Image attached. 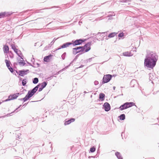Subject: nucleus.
Returning <instances> with one entry per match:
<instances>
[{
	"instance_id": "1",
	"label": "nucleus",
	"mask_w": 159,
	"mask_h": 159,
	"mask_svg": "<svg viewBox=\"0 0 159 159\" xmlns=\"http://www.w3.org/2000/svg\"><path fill=\"white\" fill-rule=\"evenodd\" d=\"M156 63V61L153 59H150V57H148L145 59L144 64L148 67L153 68Z\"/></svg>"
},
{
	"instance_id": "2",
	"label": "nucleus",
	"mask_w": 159,
	"mask_h": 159,
	"mask_svg": "<svg viewBox=\"0 0 159 159\" xmlns=\"http://www.w3.org/2000/svg\"><path fill=\"white\" fill-rule=\"evenodd\" d=\"M39 85H37L31 91H29L28 94L26 95L25 97L23 98L24 101L25 102L28 100L30 98L32 97L34 93L37 91L39 88Z\"/></svg>"
},
{
	"instance_id": "3",
	"label": "nucleus",
	"mask_w": 159,
	"mask_h": 159,
	"mask_svg": "<svg viewBox=\"0 0 159 159\" xmlns=\"http://www.w3.org/2000/svg\"><path fill=\"white\" fill-rule=\"evenodd\" d=\"M112 77V76L110 75H104L103 78L102 83H107L111 80Z\"/></svg>"
},
{
	"instance_id": "4",
	"label": "nucleus",
	"mask_w": 159,
	"mask_h": 159,
	"mask_svg": "<svg viewBox=\"0 0 159 159\" xmlns=\"http://www.w3.org/2000/svg\"><path fill=\"white\" fill-rule=\"evenodd\" d=\"M72 43L70 42H67L63 44L61 46H60V47L58 49H60L61 48H66L68 47L70 45H71Z\"/></svg>"
},
{
	"instance_id": "5",
	"label": "nucleus",
	"mask_w": 159,
	"mask_h": 159,
	"mask_svg": "<svg viewBox=\"0 0 159 159\" xmlns=\"http://www.w3.org/2000/svg\"><path fill=\"white\" fill-rule=\"evenodd\" d=\"M52 55L50 54L48 56H45L43 59L44 61L46 62H49L52 59Z\"/></svg>"
},
{
	"instance_id": "6",
	"label": "nucleus",
	"mask_w": 159,
	"mask_h": 159,
	"mask_svg": "<svg viewBox=\"0 0 159 159\" xmlns=\"http://www.w3.org/2000/svg\"><path fill=\"white\" fill-rule=\"evenodd\" d=\"M148 57H150V59H154V60H156L157 58V56L156 54L153 52H151L148 55Z\"/></svg>"
},
{
	"instance_id": "7",
	"label": "nucleus",
	"mask_w": 159,
	"mask_h": 159,
	"mask_svg": "<svg viewBox=\"0 0 159 159\" xmlns=\"http://www.w3.org/2000/svg\"><path fill=\"white\" fill-rule=\"evenodd\" d=\"M104 110L106 111H109L110 109V106L109 104L107 102L104 103L103 105Z\"/></svg>"
},
{
	"instance_id": "8",
	"label": "nucleus",
	"mask_w": 159,
	"mask_h": 159,
	"mask_svg": "<svg viewBox=\"0 0 159 159\" xmlns=\"http://www.w3.org/2000/svg\"><path fill=\"white\" fill-rule=\"evenodd\" d=\"M91 43H88L86 44L84 47V49L85 50V52H87L89 51L90 48Z\"/></svg>"
},
{
	"instance_id": "9",
	"label": "nucleus",
	"mask_w": 159,
	"mask_h": 159,
	"mask_svg": "<svg viewBox=\"0 0 159 159\" xmlns=\"http://www.w3.org/2000/svg\"><path fill=\"white\" fill-rule=\"evenodd\" d=\"M79 49H80V50L77 51L76 52V53H77L80 52L81 51L82 52H84V47H79L77 48H73V50H74L77 51V50Z\"/></svg>"
},
{
	"instance_id": "10",
	"label": "nucleus",
	"mask_w": 159,
	"mask_h": 159,
	"mask_svg": "<svg viewBox=\"0 0 159 159\" xmlns=\"http://www.w3.org/2000/svg\"><path fill=\"white\" fill-rule=\"evenodd\" d=\"M19 93H18L17 94H13L9 96V98H10V99L11 100L16 99L18 96Z\"/></svg>"
},
{
	"instance_id": "11",
	"label": "nucleus",
	"mask_w": 159,
	"mask_h": 159,
	"mask_svg": "<svg viewBox=\"0 0 159 159\" xmlns=\"http://www.w3.org/2000/svg\"><path fill=\"white\" fill-rule=\"evenodd\" d=\"M83 42L82 40L79 39L75 40L73 44L74 45H76L81 44Z\"/></svg>"
},
{
	"instance_id": "12",
	"label": "nucleus",
	"mask_w": 159,
	"mask_h": 159,
	"mask_svg": "<svg viewBox=\"0 0 159 159\" xmlns=\"http://www.w3.org/2000/svg\"><path fill=\"white\" fill-rule=\"evenodd\" d=\"M12 48L14 50V52L19 56V55L18 53L19 50L18 49L16 48V47L14 44H12L11 45Z\"/></svg>"
},
{
	"instance_id": "13",
	"label": "nucleus",
	"mask_w": 159,
	"mask_h": 159,
	"mask_svg": "<svg viewBox=\"0 0 159 159\" xmlns=\"http://www.w3.org/2000/svg\"><path fill=\"white\" fill-rule=\"evenodd\" d=\"M119 108L120 110H123L128 108L126 103H125L123 105L119 107Z\"/></svg>"
},
{
	"instance_id": "14",
	"label": "nucleus",
	"mask_w": 159,
	"mask_h": 159,
	"mask_svg": "<svg viewBox=\"0 0 159 159\" xmlns=\"http://www.w3.org/2000/svg\"><path fill=\"white\" fill-rule=\"evenodd\" d=\"M3 49L4 53H8L9 50L8 46L7 45H4L3 48Z\"/></svg>"
},
{
	"instance_id": "15",
	"label": "nucleus",
	"mask_w": 159,
	"mask_h": 159,
	"mask_svg": "<svg viewBox=\"0 0 159 159\" xmlns=\"http://www.w3.org/2000/svg\"><path fill=\"white\" fill-rule=\"evenodd\" d=\"M123 55L125 56H131L132 54L130 52H126L123 53Z\"/></svg>"
},
{
	"instance_id": "16",
	"label": "nucleus",
	"mask_w": 159,
	"mask_h": 159,
	"mask_svg": "<svg viewBox=\"0 0 159 159\" xmlns=\"http://www.w3.org/2000/svg\"><path fill=\"white\" fill-rule=\"evenodd\" d=\"M103 35L101 33H98L97 34V39H98L99 40H102L103 39Z\"/></svg>"
},
{
	"instance_id": "17",
	"label": "nucleus",
	"mask_w": 159,
	"mask_h": 159,
	"mask_svg": "<svg viewBox=\"0 0 159 159\" xmlns=\"http://www.w3.org/2000/svg\"><path fill=\"white\" fill-rule=\"evenodd\" d=\"M75 120V119L74 118H72L70 120H68L65 122V125H68L72 122H74Z\"/></svg>"
},
{
	"instance_id": "18",
	"label": "nucleus",
	"mask_w": 159,
	"mask_h": 159,
	"mask_svg": "<svg viewBox=\"0 0 159 159\" xmlns=\"http://www.w3.org/2000/svg\"><path fill=\"white\" fill-rule=\"evenodd\" d=\"M128 108L134 105V103L133 102H126Z\"/></svg>"
},
{
	"instance_id": "19",
	"label": "nucleus",
	"mask_w": 159,
	"mask_h": 159,
	"mask_svg": "<svg viewBox=\"0 0 159 159\" xmlns=\"http://www.w3.org/2000/svg\"><path fill=\"white\" fill-rule=\"evenodd\" d=\"M47 85V83L46 82H44L39 84V85H39V86H40L43 89L46 87Z\"/></svg>"
},
{
	"instance_id": "20",
	"label": "nucleus",
	"mask_w": 159,
	"mask_h": 159,
	"mask_svg": "<svg viewBox=\"0 0 159 159\" xmlns=\"http://www.w3.org/2000/svg\"><path fill=\"white\" fill-rule=\"evenodd\" d=\"M105 96V95L104 94L101 93L99 94V98L101 99V101H103L104 100V98Z\"/></svg>"
},
{
	"instance_id": "21",
	"label": "nucleus",
	"mask_w": 159,
	"mask_h": 159,
	"mask_svg": "<svg viewBox=\"0 0 159 159\" xmlns=\"http://www.w3.org/2000/svg\"><path fill=\"white\" fill-rule=\"evenodd\" d=\"M116 156L119 159H122V157L121 156L120 152H117L115 154Z\"/></svg>"
},
{
	"instance_id": "22",
	"label": "nucleus",
	"mask_w": 159,
	"mask_h": 159,
	"mask_svg": "<svg viewBox=\"0 0 159 159\" xmlns=\"http://www.w3.org/2000/svg\"><path fill=\"white\" fill-rule=\"evenodd\" d=\"M116 34L115 32L112 33L109 35L108 37L110 38H112L114 37L116 35Z\"/></svg>"
},
{
	"instance_id": "23",
	"label": "nucleus",
	"mask_w": 159,
	"mask_h": 159,
	"mask_svg": "<svg viewBox=\"0 0 159 159\" xmlns=\"http://www.w3.org/2000/svg\"><path fill=\"white\" fill-rule=\"evenodd\" d=\"M119 118L120 120H123L125 119V114H121Z\"/></svg>"
},
{
	"instance_id": "24",
	"label": "nucleus",
	"mask_w": 159,
	"mask_h": 159,
	"mask_svg": "<svg viewBox=\"0 0 159 159\" xmlns=\"http://www.w3.org/2000/svg\"><path fill=\"white\" fill-rule=\"evenodd\" d=\"M5 61L7 67H9L10 66V62L9 60L7 59H6L5 60Z\"/></svg>"
},
{
	"instance_id": "25",
	"label": "nucleus",
	"mask_w": 159,
	"mask_h": 159,
	"mask_svg": "<svg viewBox=\"0 0 159 159\" xmlns=\"http://www.w3.org/2000/svg\"><path fill=\"white\" fill-rule=\"evenodd\" d=\"M18 64L20 65L23 66L25 65V63L24 62V61H20V62H19Z\"/></svg>"
},
{
	"instance_id": "26",
	"label": "nucleus",
	"mask_w": 159,
	"mask_h": 159,
	"mask_svg": "<svg viewBox=\"0 0 159 159\" xmlns=\"http://www.w3.org/2000/svg\"><path fill=\"white\" fill-rule=\"evenodd\" d=\"M6 13L5 12H1L0 13V18L4 17L5 16Z\"/></svg>"
},
{
	"instance_id": "27",
	"label": "nucleus",
	"mask_w": 159,
	"mask_h": 159,
	"mask_svg": "<svg viewBox=\"0 0 159 159\" xmlns=\"http://www.w3.org/2000/svg\"><path fill=\"white\" fill-rule=\"evenodd\" d=\"M39 80L38 78H35L34 79V80H33V83L34 84H36L38 82Z\"/></svg>"
},
{
	"instance_id": "28",
	"label": "nucleus",
	"mask_w": 159,
	"mask_h": 159,
	"mask_svg": "<svg viewBox=\"0 0 159 159\" xmlns=\"http://www.w3.org/2000/svg\"><path fill=\"white\" fill-rule=\"evenodd\" d=\"M95 148L94 147H93L90 148V151L91 152H93L95 151Z\"/></svg>"
},
{
	"instance_id": "29",
	"label": "nucleus",
	"mask_w": 159,
	"mask_h": 159,
	"mask_svg": "<svg viewBox=\"0 0 159 159\" xmlns=\"http://www.w3.org/2000/svg\"><path fill=\"white\" fill-rule=\"evenodd\" d=\"M8 69H9V70L12 73L13 71V68L11 67L10 66L9 67H8Z\"/></svg>"
},
{
	"instance_id": "30",
	"label": "nucleus",
	"mask_w": 159,
	"mask_h": 159,
	"mask_svg": "<svg viewBox=\"0 0 159 159\" xmlns=\"http://www.w3.org/2000/svg\"><path fill=\"white\" fill-rule=\"evenodd\" d=\"M26 84V81H25V80H23V81L22 82V85H23V86H25V84Z\"/></svg>"
},
{
	"instance_id": "31",
	"label": "nucleus",
	"mask_w": 159,
	"mask_h": 159,
	"mask_svg": "<svg viewBox=\"0 0 159 159\" xmlns=\"http://www.w3.org/2000/svg\"><path fill=\"white\" fill-rule=\"evenodd\" d=\"M124 35V33H121L119 34L118 37H122Z\"/></svg>"
},
{
	"instance_id": "32",
	"label": "nucleus",
	"mask_w": 159,
	"mask_h": 159,
	"mask_svg": "<svg viewBox=\"0 0 159 159\" xmlns=\"http://www.w3.org/2000/svg\"><path fill=\"white\" fill-rule=\"evenodd\" d=\"M43 89V88H42V87H40V88H39V92H40V91H41L42 90V89Z\"/></svg>"
},
{
	"instance_id": "33",
	"label": "nucleus",
	"mask_w": 159,
	"mask_h": 159,
	"mask_svg": "<svg viewBox=\"0 0 159 159\" xmlns=\"http://www.w3.org/2000/svg\"><path fill=\"white\" fill-rule=\"evenodd\" d=\"M10 98H9V97H8V98L6 100H5V101H10V100H11V99H10Z\"/></svg>"
},
{
	"instance_id": "34",
	"label": "nucleus",
	"mask_w": 159,
	"mask_h": 159,
	"mask_svg": "<svg viewBox=\"0 0 159 159\" xmlns=\"http://www.w3.org/2000/svg\"><path fill=\"white\" fill-rule=\"evenodd\" d=\"M115 87H114V89H115Z\"/></svg>"
}]
</instances>
